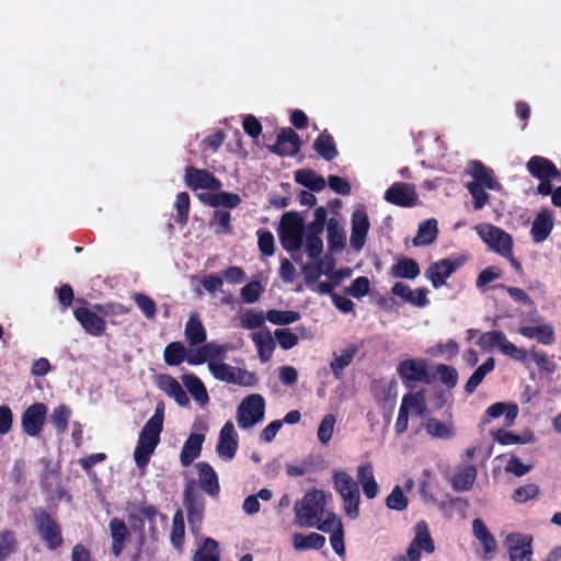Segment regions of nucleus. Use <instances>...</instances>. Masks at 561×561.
<instances>
[{
	"label": "nucleus",
	"mask_w": 561,
	"mask_h": 561,
	"mask_svg": "<svg viewBox=\"0 0 561 561\" xmlns=\"http://www.w3.org/2000/svg\"><path fill=\"white\" fill-rule=\"evenodd\" d=\"M164 404L160 402L154 414L146 422L139 433L138 443L134 451V459L138 468L146 467L150 456L160 442V434L163 430Z\"/></svg>",
	"instance_id": "nucleus-1"
},
{
	"label": "nucleus",
	"mask_w": 561,
	"mask_h": 561,
	"mask_svg": "<svg viewBox=\"0 0 561 561\" xmlns=\"http://www.w3.org/2000/svg\"><path fill=\"white\" fill-rule=\"evenodd\" d=\"M333 488L343 500V508L347 517L355 519L359 516L360 491L358 482L343 470L332 474Z\"/></svg>",
	"instance_id": "nucleus-2"
},
{
	"label": "nucleus",
	"mask_w": 561,
	"mask_h": 561,
	"mask_svg": "<svg viewBox=\"0 0 561 561\" xmlns=\"http://www.w3.org/2000/svg\"><path fill=\"white\" fill-rule=\"evenodd\" d=\"M296 524L300 527L316 526L320 522L324 511V494L313 490L307 492L300 502L294 506Z\"/></svg>",
	"instance_id": "nucleus-3"
},
{
	"label": "nucleus",
	"mask_w": 561,
	"mask_h": 561,
	"mask_svg": "<svg viewBox=\"0 0 561 561\" xmlns=\"http://www.w3.org/2000/svg\"><path fill=\"white\" fill-rule=\"evenodd\" d=\"M183 505L186 510L191 530L193 533L199 531L205 513V501L196 481L193 479L184 485Z\"/></svg>",
	"instance_id": "nucleus-4"
},
{
	"label": "nucleus",
	"mask_w": 561,
	"mask_h": 561,
	"mask_svg": "<svg viewBox=\"0 0 561 561\" xmlns=\"http://www.w3.org/2000/svg\"><path fill=\"white\" fill-rule=\"evenodd\" d=\"M415 536L410 542L407 554H399L392 558V561H420L421 551L432 553L435 550L434 540L430 534L427 523L421 520L414 526Z\"/></svg>",
	"instance_id": "nucleus-5"
},
{
	"label": "nucleus",
	"mask_w": 561,
	"mask_h": 561,
	"mask_svg": "<svg viewBox=\"0 0 561 561\" xmlns=\"http://www.w3.org/2000/svg\"><path fill=\"white\" fill-rule=\"evenodd\" d=\"M265 400L259 393L247 396L237 409V423L240 428H251L264 419Z\"/></svg>",
	"instance_id": "nucleus-6"
},
{
	"label": "nucleus",
	"mask_w": 561,
	"mask_h": 561,
	"mask_svg": "<svg viewBox=\"0 0 561 561\" xmlns=\"http://www.w3.org/2000/svg\"><path fill=\"white\" fill-rule=\"evenodd\" d=\"M36 530L47 549L56 550L62 546L61 528L55 518L45 510H36L33 514Z\"/></svg>",
	"instance_id": "nucleus-7"
},
{
	"label": "nucleus",
	"mask_w": 561,
	"mask_h": 561,
	"mask_svg": "<svg viewBox=\"0 0 561 561\" xmlns=\"http://www.w3.org/2000/svg\"><path fill=\"white\" fill-rule=\"evenodd\" d=\"M477 231L491 250L503 257L512 256L513 239L510 233L491 224L478 226Z\"/></svg>",
	"instance_id": "nucleus-8"
},
{
	"label": "nucleus",
	"mask_w": 561,
	"mask_h": 561,
	"mask_svg": "<svg viewBox=\"0 0 561 561\" xmlns=\"http://www.w3.org/2000/svg\"><path fill=\"white\" fill-rule=\"evenodd\" d=\"M208 368L215 379L227 383L253 386L256 382V376L253 373L222 362H208Z\"/></svg>",
	"instance_id": "nucleus-9"
},
{
	"label": "nucleus",
	"mask_w": 561,
	"mask_h": 561,
	"mask_svg": "<svg viewBox=\"0 0 561 561\" xmlns=\"http://www.w3.org/2000/svg\"><path fill=\"white\" fill-rule=\"evenodd\" d=\"M397 373L403 385L411 388L412 382L430 385L432 377L428 374L427 362L423 358L404 359L399 363Z\"/></svg>",
	"instance_id": "nucleus-10"
},
{
	"label": "nucleus",
	"mask_w": 561,
	"mask_h": 561,
	"mask_svg": "<svg viewBox=\"0 0 561 561\" xmlns=\"http://www.w3.org/2000/svg\"><path fill=\"white\" fill-rule=\"evenodd\" d=\"M385 199L402 208L416 206L420 202L415 185L407 182H394L385 192Z\"/></svg>",
	"instance_id": "nucleus-11"
},
{
	"label": "nucleus",
	"mask_w": 561,
	"mask_h": 561,
	"mask_svg": "<svg viewBox=\"0 0 561 561\" xmlns=\"http://www.w3.org/2000/svg\"><path fill=\"white\" fill-rule=\"evenodd\" d=\"M463 264L461 257H447L432 263L425 271V277L432 283L434 288H439L446 284L456 271Z\"/></svg>",
	"instance_id": "nucleus-12"
},
{
	"label": "nucleus",
	"mask_w": 561,
	"mask_h": 561,
	"mask_svg": "<svg viewBox=\"0 0 561 561\" xmlns=\"http://www.w3.org/2000/svg\"><path fill=\"white\" fill-rule=\"evenodd\" d=\"M47 407L42 402H36L26 408L21 416V426L23 432L31 437L41 434L44 428Z\"/></svg>",
	"instance_id": "nucleus-13"
},
{
	"label": "nucleus",
	"mask_w": 561,
	"mask_h": 561,
	"mask_svg": "<svg viewBox=\"0 0 561 561\" xmlns=\"http://www.w3.org/2000/svg\"><path fill=\"white\" fill-rule=\"evenodd\" d=\"M184 181L186 186L193 191H217L221 186L220 180H218L211 172L206 169H197L195 167L185 168Z\"/></svg>",
	"instance_id": "nucleus-14"
},
{
	"label": "nucleus",
	"mask_w": 561,
	"mask_h": 561,
	"mask_svg": "<svg viewBox=\"0 0 561 561\" xmlns=\"http://www.w3.org/2000/svg\"><path fill=\"white\" fill-rule=\"evenodd\" d=\"M76 320L80 323L85 333L92 336H102L106 331V321L93 307H78L73 310Z\"/></svg>",
	"instance_id": "nucleus-15"
},
{
	"label": "nucleus",
	"mask_w": 561,
	"mask_h": 561,
	"mask_svg": "<svg viewBox=\"0 0 561 561\" xmlns=\"http://www.w3.org/2000/svg\"><path fill=\"white\" fill-rule=\"evenodd\" d=\"M301 147L299 135L290 127L282 128L277 135L276 144L270 147V151L280 157H294Z\"/></svg>",
	"instance_id": "nucleus-16"
},
{
	"label": "nucleus",
	"mask_w": 561,
	"mask_h": 561,
	"mask_svg": "<svg viewBox=\"0 0 561 561\" xmlns=\"http://www.w3.org/2000/svg\"><path fill=\"white\" fill-rule=\"evenodd\" d=\"M533 537L523 534H511L506 538L511 561H531Z\"/></svg>",
	"instance_id": "nucleus-17"
},
{
	"label": "nucleus",
	"mask_w": 561,
	"mask_h": 561,
	"mask_svg": "<svg viewBox=\"0 0 561 561\" xmlns=\"http://www.w3.org/2000/svg\"><path fill=\"white\" fill-rule=\"evenodd\" d=\"M237 449L238 436L234 431V425L231 421H227L220 430L216 451L221 458L231 460L234 458Z\"/></svg>",
	"instance_id": "nucleus-18"
},
{
	"label": "nucleus",
	"mask_w": 561,
	"mask_h": 561,
	"mask_svg": "<svg viewBox=\"0 0 561 561\" xmlns=\"http://www.w3.org/2000/svg\"><path fill=\"white\" fill-rule=\"evenodd\" d=\"M370 224L365 210L357 209L352 215L351 245L359 251L366 241Z\"/></svg>",
	"instance_id": "nucleus-19"
},
{
	"label": "nucleus",
	"mask_w": 561,
	"mask_h": 561,
	"mask_svg": "<svg viewBox=\"0 0 561 561\" xmlns=\"http://www.w3.org/2000/svg\"><path fill=\"white\" fill-rule=\"evenodd\" d=\"M157 386L169 397L173 398L180 407H187L190 399L181 383L171 375L163 374L157 377Z\"/></svg>",
	"instance_id": "nucleus-20"
},
{
	"label": "nucleus",
	"mask_w": 561,
	"mask_h": 561,
	"mask_svg": "<svg viewBox=\"0 0 561 561\" xmlns=\"http://www.w3.org/2000/svg\"><path fill=\"white\" fill-rule=\"evenodd\" d=\"M528 172L536 179H558L560 172L554 163L541 156H534L527 162Z\"/></svg>",
	"instance_id": "nucleus-21"
},
{
	"label": "nucleus",
	"mask_w": 561,
	"mask_h": 561,
	"mask_svg": "<svg viewBox=\"0 0 561 561\" xmlns=\"http://www.w3.org/2000/svg\"><path fill=\"white\" fill-rule=\"evenodd\" d=\"M391 293L415 307L423 308L430 304V300L427 299L428 290L426 288L412 290L404 283H396L391 288Z\"/></svg>",
	"instance_id": "nucleus-22"
},
{
	"label": "nucleus",
	"mask_w": 561,
	"mask_h": 561,
	"mask_svg": "<svg viewBox=\"0 0 561 561\" xmlns=\"http://www.w3.org/2000/svg\"><path fill=\"white\" fill-rule=\"evenodd\" d=\"M554 222L549 210L543 209L535 217L531 226V238L536 243L543 242L553 229Z\"/></svg>",
	"instance_id": "nucleus-23"
},
{
	"label": "nucleus",
	"mask_w": 561,
	"mask_h": 561,
	"mask_svg": "<svg viewBox=\"0 0 561 561\" xmlns=\"http://www.w3.org/2000/svg\"><path fill=\"white\" fill-rule=\"evenodd\" d=\"M196 468L198 470L199 486L210 496L218 495L220 486L218 477L213 467L208 462L202 461L196 463Z\"/></svg>",
	"instance_id": "nucleus-24"
},
{
	"label": "nucleus",
	"mask_w": 561,
	"mask_h": 561,
	"mask_svg": "<svg viewBox=\"0 0 561 561\" xmlns=\"http://www.w3.org/2000/svg\"><path fill=\"white\" fill-rule=\"evenodd\" d=\"M204 440V434H190L180 454V461L183 467L190 466L201 455Z\"/></svg>",
	"instance_id": "nucleus-25"
},
{
	"label": "nucleus",
	"mask_w": 561,
	"mask_h": 561,
	"mask_svg": "<svg viewBox=\"0 0 561 561\" xmlns=\"http://www.w3.org/2000/svg\"><path fill=\"white\" fill-rule=\"evenodd\" d=\"M472 183H478L481 186L492 191H500L501 184L495 180L493 171L488 169L481 161L474 160L471 163Z\"/></svg>",
	"instance_id": "nucleus-26"
},
{
	"label": "nucleus",
	"mask_w": 561,
	"mask_h": 561,
	"mask_svg": "<svg viewBox=\"0 0 561 561\" xmlns=\"http://www.w3.org/2000/svg\"><path fill=\"white\" fill-rule=\"evenodd\" d=\"M110 531L112 537V553L119 557L123 552L125 541L129 536L128 528L124 520L115 517L110 520Z\"/></svg>",
	"instance_id": "nucleus-27"
},
{
	"label": "nucleus",
	"mask_w": 561,
	"mask_h": 561,
	"mask_svg": "<svg viewBox=\"0 0 561 561\" xmlns=\"http://www.w3.org/2000/svg\"><path fill=\"white\" fill-rule=\"evenodd\" d=\"M199 199L210 207L237 208L242 199L239 194L230 192H219L214 194H201Z\"/></svg>",
	"instance_id": "nucleus-28"
},
{
	"label": "nucleus",
	"mask_w": 561,
	"mask_h": 561,
	"mask_svg": "<svg viewBox=\"0 0 561 561\" xmlns=\"http://www.w3.org/2000/svg\"><path fill=\"white\" fill-rule=\"evenodd\" d=\"M251 339L255 344L260 360L262 363L268 362L276 347L270 330L265 329L264 331L254 332L252 333Z\"/></svg>",
	"instance_id": "nucleus-29"
},
{
	"label": "nucleus",
	"mask_w": 561,
	"mask_h": 561,
	"mask_svg": "<svg viewBox=\"0 0 561 561\" xmlns=\"http://www.w3.org/2000/svg\"><path fill=\"white\" fill-rule=\"evenodd\" d=\"M477 468L473 465H466L460 468L451 479V488L456 492H465L472 489L477 479Z\"/></svg>",
	"instance_id": "nucleus-30"
},
{
	"label": "nucleus",
	"mask_w": 561,
	"mask_h": 561,
	"mask_svg": "<svg viewBox=\"0 0 561 561\" xmlns=\"http://www.w3.org/2000/svg\"><path fill=\"white\" fill-rule=\"evenodd\" d=\"M438 222L435 218L426 219L419 225L417 233L413 238L414 247L430 245L437 239Z\"/></svg>",
	"instance_id": "nucleus-31"
},
{
	"label": "nucleus",
	"mask_w": 561,
	"mask_h": 561,
	"mask_svg": "<svg viewBox=\"0 0 561 561\" xmlns=\"http://www.w3.org/2000/svg\"><path fill=\"white\" fill-rule=\"evenodd\" d=\"M518 333L527 339H537L543 345H551L556 342L553 328L549 324L519 327Z\"/></svg>",
	"instance_id": "nucleus-32"
},
{
	"label": "nucleus",
	"mask_w": 561,
	"mask_h": 561,
	"mask_svg": "<svg viewBox=\"0 0 561 561\" xmlns=\"http://www.w3.org/2000/svg\"><path fill=\"white\" fill-rule=\"evenodd\" d=\"M185 337L192 346L201 345L206 341V330L199 319L198 313L190 316L185 324Z\"/></svg>",
	"instance_id": "nucleus-33"
},
{
	"label": "nucleus",
	"mask_w": 561,
	"mask_h": 561,
	"mask_svg": "<svg viewBox=\"0 0 561 561\" xmlns=\"http://www.w3.org/2000/svg\"><path fill=\"white\" fill-rule=\"evenodd\" d=\"M328 248L330 252H337L345 247V232L339 220L330 218L327 224Z\"/></svg>",
	"instance_id": "nucleus-34"
},
{
	"label": "nucleus",
	"mask_w": 561,
	"mask_h": 561,
	"mask_svg": "<svg viewBox=\"0 0 561 561\" xmlns=\"http://www.w3.org/2000/svg\"><path fill=\"white\" fill-rule=\"evenodd\" d=\"M313 149L327 161H332L339 154L333 137L327 130L316 138Z\"/></svg>",
	"instance_id": "nucleus-35"
},
{
	"label": "nucleus",
	"mask_w": 561,
	"mask_h": 561,
	"mask_svg": "<svg viewBox=\"0 0 561 561\" xmlns=\"http://www.w3.org/2000/svg\"><path fill=\"white\" fill-rule=\"evenodd\" d=\"M295 181L311 192H321L325 187V180L311 169H300L295 172Z\"/></svg>",
	"instance_id": "nucleus-36"
},
{
	"label": "nucleus",
	"mask_w": 561,
	"mask_h": 561,
	"mask_svg": "<svg viewBox=\"0 0 561 561\" xmlns=\"http://www.w3.org/2000/svg\"><path fill=\"white\" fill-rule=\"evenodd\" d=\"M182 381L192 397L204 405L209 401L208 392L202 380L194 374H184Z\"/></svg>",
	"instance_id": "nucleus-37"
},
{
	"label": "nucleus",
	"mask_w": 561,
	"mask_h": 561,
	"mask_svg": "<svg viewBox=\"0 0 561 561\" xmlns=\"http://www.w3.org/2000/svg\"><path fill=\"white\" fill-rule=\"evenodd\" d=\"M390 274L396 278L414 279L420 275V266L415 260L403 257L391 266Z\"/></svg>",
	"instance_id": "nucleus-38"
},
{
	"label": "nucleus",
	"mask_w": 561,
	"mask_h": 561,
	"mask_svg": "<svg viewBox=\"0 0 561 561\" xmlns=\"http://www.w3.org/2000/svg\"><path fill=\"white\" fill-rule=\"evenodd\" d=\"M495 367V360L493 357H489L482 365H480L473 374L469 377L465 385V392L472 394L478 386L483 381L486 374L491 373Z\"/></svg>",
	"instance_id": "nucleus-39"
},
{
	"label": "nucleus",
	"mask_w": 561,
	"mask_h": 561,
	"mask_svg": "<svg viewBox=\"0 0 561 561\" xmlns=\"http://www.w3.org/2000/svg\"><path fill=\"white\" fill-rule=\"evenodd\" d=\"M472 530L476 538L481 541L485 553L493 552L496 549V540L483 520L480 518L473 519Z\"/></svg>",
	"instance_id": "nucleus-40"
},
{
	"label": "nucleus",
	"mask_w": 561,
	"mask_h": 561,
	"mask_svg": "<svg viewBox=\"0 0 561 561\" xmlns=\"http://www.w3.org/2000/svg\"><path fill=\"white\" fill-rule=\"evenodd\" d=\"M325 543V537L318 534L311 533L309 535L295 534L294 535V547L297 550H307V549H320Z\"/></svg>",
	"instance_id": "nucleus-41"
},
{
	"label": "nucleus",
	"mask_w": 561,
	"mask_h": 561,
	"mask_svg": "<svg viewBox=\"0 0 561 561\" xmlns=\"http://www.w3.org/2000/svg\"><path fill=\"white\" fill-rule=\"evenodd\" d=\"M518 413V408L516 404H506L503 402H496L491 404L486 409V414L492 419H497L501 415L505 414L506 425L513 424Z\"/></svg>",
	"instance_id": "nucleus-42"
},
{
	"label": "nucleus",
	"mask_w": 561,
	"mask_h": 561,
	"mask_svg": "<svg viewBox=\"0 0 561 561\" xmlns=\"http://www.w3.org/2000/svg\"><path fill=\"white\" fill-rule=\"evenodd\" d=\"M186 357V348L181 342L169 343L163 352V358L169 366H179Z\"/></svg>",
	"instance_id": "nucleus-43"
},
{
	"label": "nucleus",
	"mask_w": 561,
	"mask_h": 561,
	"mask_svg": "<svg viewBox=\"0 0 561 561\" xmlns=\"http://www.w3.org/2000/svg\"><path fill=\"white\" fill-rule=\"evenodd\" d=\"M494 438L501 445L526 444L534 440V434L526 432L524 435H517L513 432L500 428L494 433Z\"/></svg>",
	"instance_id": "nucleus-44"
},
{
	"label": "nucleus",
	"mask_w": 561,
	"mask_h": 561,
	"mask_svg": "<svg viewBox=\"0 0 561 561\" xmlns=\"http://www.w3.org/2000/svg\"><path fill=\"white\" fill-rule=\"evenodd\" d=\"M193 561H219V545L213 538H206L196 551Z\"/></svg>",
	"instance_id": "nucleus-45"
},
{
	"label": "nucleus",
	"mask_w": 561,
	"mask_h": 561,
	"mask_svg": "<svg viewBox=\"0 0 561 561\" xmlns=\"http://www.w3.org/2000/svg\"><path fill=\"white\" fill-rule=\"evenodd\" d=\"M300 313L294 310L271 309L266 312V319L276 325L291 324L300 319Z\"/></svg>",
	"instance_id": "nucleus-46"
},
{
	"label": "nucleus",
	"mask_w": 561,
	"mask_h": 561,
	"mask_svg": "<svg viewBox=\"0 0 561 561\" xmlns=\"http://www.w3.org/2000/svg\"><path fill=\"white\" fill-rule=\"evenodd\" d=\"M505 337L506 336L502 331L492 330L482 333L477 341V345L483 351H490L494 347H499L501 350Z\"/></svg>",
	"instance_id": "nucleus-47"
},
{
	"label": "nucleus",
	"mask_w": 561,
	"mask_h": 561,
	"mask_svg": "<svg viewBox=\"0 0 561 561\" xmlns=\"http://www.w3.org/2000/svg\"><path fill=\"white\" fill-rule=\"evenodd\" d=\"M278 236L282 247L286 251L294 252L301 249L304 243V232L278 230Z\"/></svg>",
	"instance_id": "nucleus-48"
},
{
	"label": "nucleus",
	"mask_w": 561,
	"mask_h": 561,
	"mask_svg": "<svg viewBox=\"0 0 561 561\" xmlns=\"http://www.w3.org/2000/svg\"><path fill=\"white\" fill-rule=\"evenodd\" d=\"M185 524L182 511L178 510L173 516L170 539L174 548L181 549L184 542Z\"/></svg>",
	"instance_id": "nucleus-49"
},
{
	"label": "nucleus",
	"mask_w": 561,
	"mask_h": 561,
	"mask_svg": "<svg viewBox=\"0 0 561 561\" xmlns=\"http://www.w3.org/2000/svg\"><path fill=\"white\" fill-rule=\"evenodd\" d=\"M70 416L71 410L66 404H60L54 409L50 421L59 434L67 431Z\"/></svg>",
	"instance_id": "nucleus-50"
},
{
	"label": "nucleus",
	"mask_w": 561,
	"mask_h": 561,
	"mask_svg": "<svg viewBox=\"0 0 561 561\" xmlns=\"http://www.w3.org/2000/svg\"><path fill=\"white\" fill-rule=\"evenodd\" d=\"M425 431L428 435L436 438H450L453 436V430L436 417H430L425 422Z\"/></svg>",
	"instance_id": "nucleus-51"
},
{
	"label": "nucleus",
	"mask_w": 561,
	"mask_h": 561,
	"mask_svg": "<svg viewBox=\"0 0 561 561\" xmlns=\"http://www.w3.org/2000/svg\"><path fill=\"white\" fill-rule=\"evenodd\" d=\"M436 374L440 382L448 389H454L458 383V371L454 366L446 364H438L436 366Z\"/></svg>",
	"instance_id": "nucleus-52"
},
{
	"label": "nucleus",
	"mask_w": 561,
	"mask_h": 561,
	"mask_svg": "<svg viewBox=\"0 0 561 561\" xmlns=\"http://www.w3.org/2000/svg\"><path fill=\"white\" fill-rule=\"evenodd\" d=\"M385 504L389 510L402 512L408 507L409 501L404 495L402 488L400 485H396L391 493L386 497Z\"/></svg>",
	"instance_id": "nucleus-53"
},
{
	"label": "nucleus",
	"mask_w": 561,
	"mask_h": 561,
	"mask_svg": "<svg viewBox=\"0 0 561 561\" xmlns=\"http://www.w3.org/2000/svg\"><path fill=\"white\" fill-rule=\"evenodd\" d=\"M335 423L336 417L334 414L329 413L323 416L317 432L318 439L321 444L327 445L331 440Z\"/></svg>",
	"instance_id": "nucleus-54"
},
{
	"label": "nucleus",
	"mask_w": 561,
	"mask_h": 561,
	"mask_svg": "<svg viewBox=\"0 0 561 561\" xmlns=\"http://www.w3.org/2000/svg\"><path fill=\"white\" fill-rule=\"evenodd\" d=\"M18 548V541L12 530H3L0 534V561L10 557Z\"/></svg>",
	"instance_id": "nucleus-55"
},
{
	"label": "nucleus",
	"mask_w": 561,
	"mask_h": 561,
	"mask_svg": "<svg viewBox=\"0 0 561 561\" xmlns=\"http://www.w3.org/2000/svg\"><path fill=\"white\" fill-rule=\"evenodd\" d=\"M265 320H267L266 314L254 309L247 310L240 318L241 327L248 330L261 328Z\"/></svg>",
	"instance_id": "nucleus-56"
},
{
	"label": "nucleus",
	"mask_w": 561,
	"mask_h": 561,
	"mask_svg": "<svg viewBox=\"0 0 561 561\" xmlns=\"http://www.w3.org/2000/svg\"><path fill=\"white\" fill-rule=\"evenodd\" d=\"M466 187L473 198V208L476 210L482 209L489 203L490 195L485 192L486 187L472 182H468Z\"/></svg>",
	"instance_id": "nucleus-57"
},
{
	"label": "nucleus",
	"mask_w": 561,
	"mask_h": 561,
	"mask_svg": "<svg viewBox=\"0 0 561 561\" xmlns=\"http://www.w3.org/2000/svg\"><path fill=\"white\" fill-rule=\"evenodd\" d=\"M355 353L356 350L354 347L345 348L342 351L341 355L335 356L334 360L331 362L330 367L336 378H340L342 370L352 363Z\"/></svg>",
	"instance_id": "nucleus-58"
},
{
	"label": "nucleus",
	"mask_w": 561,
	"mask_h": 561,
	"mask_svg": "<svg viewBox=\"0 0 561 561\" xmlns=\"http://www.w3.org/2000/svg\"><path fill=\"white\" fill-rule=\"evenodd\" d=\"M174 207L178 211L176 222L184 226L188 221L190 214V195L186 192H181L176 195Z\"/></svg>",
	"instance_id": "nucleus-59"
},
{
	"label": "nucleus",
	"mask_w": 561,
	"mask_h": 561,
	"mask_svg": "<svg viewBox=\"0 0 561 561\" xmlns=\"http://www.w3.org/2000/svg\"><path fill=\"white\" fill-rule=\"evenodd\" d=\"M305 224L302 217L295 211L282 216L279 230L304 232Z\"/></svg>",
	"instance_id": "nucleus-60"
},
{
	"label": "nucleus",
	"mask_w": 561,
	"mask_h": 561,
	"mask_svg": "<svg viewBox=\"0 0 561 561\" xmlns=\"http://www.w3.org/2000/svg\"><path fill=\"white\" fill-rule=\"evenodd\" d=\"M133 299L146 318L153 319L156 317L157 305L151 297L141 293H135Z\"/></svg>",
	"instance_id": "nucleus-61"
},
{
	"label": "nucleus",
	"mask_w": 561,
	"mask_h": 561,
	"mask_svg": "<svg viewBox=\"0 0 561 561\" xmlns=\"http://www.w3.org/2000/svg\"><path fill=\"white\" fill-rule=\"evenodd\" d=\"M529 354L540 370L546 371L547 374H553L557 370L556 362L546 353L538 351L536 347H533L529 351Z\"/></svg>",
	"instance_id": "nucleus-62"
},
{
	"label": "nucleus",
	"mask_w": 561,
	"mask_h": 561,
	"mask_svg": "<svg viewBox=\"0 0 561 561\" xmlns=\"http://www.w3.org/2000/svg\"><path fill=\"white\" fill-rule=\"evenodd\" d=\"M257 245L261 253L265 256H272L275 252L274 236L270 230H257Z\"/></svg>",
	"instance_id": "nucleus-63"
},
{
	"label": "nucleus",
	"mask_w": 561,
	"mask_h": 561,
	"mask_svg": "<svg viewBox=\"0 0 561 561\" xmlns=\"http://www.w3.org/2000/svg\"><path fill=\"white\" fill-rule=\"evenodd\" d=\"M264 293V287L257 280H253L244 285L241 289V297L247 304L256 302L262 294Z\"/></svg>",
	"instance_id": "nucleus-64"
}]
</instances>
